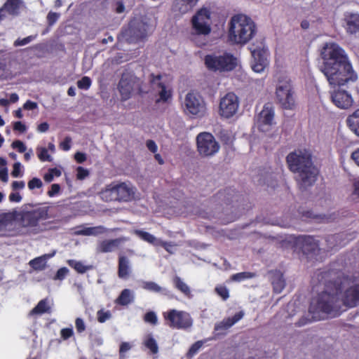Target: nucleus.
I'll use <instances>...</instances> for the list:
<instances>
[{"mask_svg":"<svg viewBox=\"0 0 359 359\" xmlns=\"http://www.w3.org/2000/svg\"><path fill=\"white\" fill-rule=\"evenodd\" d=\"M18 214L19 224L16 222L14 212H5L0 215V235L4 237H17L36 235L51 230L53 217L51 207L39 204L28 203L26 208Z\"/></svg>","mask_w":359,"mask_h":359,"instance_id":"nucleus-1","label":"nucleus"},{"mask_svg":"<svg viewBox=\"0 0 359 359\" xmlns=\"http://www.w3.org/2000/svg\"><path fill=\"white\" fill-rule=\"evenodd\" d=\"M312 152L309 149H297L286 156L288 169L296 174L295 180L301 191H305L314 184L319 171L312 159Z\"/></svg>","mask_w":359,"mask_h":359,"instance_id":"nucleus-2","label":"nucleus"},{"mask_svg":"<svg viewBox=\"0 0 359 359\" xmlns=\"http://www.w3.org/2000/svg\"><path fill=\"white\" fill-rule=\"evenodd\" d=\"M358 79L344 50L338 46V107L347 109L353 104V99L348 92L342 88L350 82Z\"/></svg>","mask_w":359,"mask_h":359,"instance_id":"nucleus-3","label":"nucleus"},{"mask_svg":"<svg viewBox=\"0 0 359 359\" xmlns=\"http://www.w3.org/2000/svg\"><path fill=\"white\" fill-rule=\"evenodd\" d=\"M325 290L313 298L309 311L314 320L324 319L334 311L337 302V280H333L325 283Z\"/></svg>","mask_w":359,"mask_h":359,"instance_id":"nucleus-4","label":"nucleus"},{"mask_svg":"<svg viewBox=\"0 0 359 359\" xmlns=\"http://www.w3.org/2000/svg\"><path fill=\"white\" fill-rule=\"evenodd\" d=\"M257 27L254 21L245 15L238 14L230 20L229 40L234 44L243 45L256 34Z\"/></svg>","mask_w":359,"mask_h":359,"instance_id":"nucleus-5","label":"nucleus"},{"mask_svg":"<svg viewBox=\"0 0 359 359\" xmlns=\"http://www.w3.org/2000/svg\"><path fill=\"white\" fill-rule=\"evenodd\" d=\"M346 307L359 304V273L338 276V299Z\"/></svg>","mask_w":359,"mask_h":359,"instance_id":"nucleus-6","label":"nucleus"},{"mask_svg":"<svg viewBox=\"0 0 359 359\" xmlns=\"http://www.w3.org/2000/svg\"><path fill=\"white\" fill-rule=\"evenodd\" d=\"M320 55L323 60L322 71L329 83L334 88L337 85V44L325 43Z\"/></svg>","mask_w":359,"mask_h":359,"instance_id":"nucleus-7","label":"nucleus"},{"mask_svg":"<svg viewBox=\"0 0 359 359\" xmlns=\"http://www.w3.org/2000/svg\"><path fill=\"white\" fill-rule=\"evenodd\" d=\"M142 83V81L133 71L125 69L121 74L117 87L121 100H129L134 92H137L139 94L144 93Z\"/></svg>","mask_w":359,"mask_h":359,"instance_id":"nucleus-8","label":"nucleus"},{"mask_svg":"<svg viewBox=\"0 0 359 359\" xmlns=\"http://www.w3.org/2000/svg\"><path fill=\"white\" fill-rule=\"evenodd\" d=\"M152 31L151 25L142 20L135 18L122 31V36L129 43H137L146 39Z\"/></svg>","mask_w":359,"mask_h":359,"instance_id":"nucleus-9","label":"nucleus"},{"mask_svg":"<svg viewBox=\"0 0 359 359\" xmlns=\"http://www.w3.org/2000/svg\"><path fill=\"white\" fill-rule=\"evenodd\" d=\"M276 99L281 108L293 110L296 107L295 93L290 79L279 80L276 88Z\"/></svg>","mask_w":359,"mask_h":359,"instance_id":"nucleus-10","label":"nucleus"},{"mask_svg":"<svg viewBox=\"0 0 359 359\" xmlns=\"http://www.w3.org/2000/svg\"><path fill=\"white\" fill-rule=\"evenodd\" d=\"M204 62L206 67L213 72H231L237 65V59L232 54L224 53L222 55L215 54L205 56Z\"/></svg>","mask_w":359,"mask_h":359,"instance_id":"nucleus-11","label":"nucleus"},{"mask_svg":"<svg viewBox=\"0 0 359 359\" xmlns=\"http://www.w3.org/2000/svg\"><path fill=\"white\" fill-rule=\"evenodd\" d=\"M165 325L172 329H187L192 325V320L189 314L175 309H170L163 313Z\"/></svg>","mask_w":359,"mask_h":359,"instance_id":"nucleus-12","label":"nucleus"},{"mask_svg":"<svg viewBox=\"0 0 359 359\" xmlns=\"http://www.w3.org/2000/svg\"><path fill=\"white\" fill-rule=\"evenodd\" d=\"M197 151L203 157L212 156L218 152L219 144L208 132L200 133L196 136Z\"/></svg>","mask_w":359,"mask_h":359,"instance_id":"nucleus-13","label":"nucleus"},{"mask_svg":"<svg viewBox=\"0 0 359 359\" xmlns=\"http://www.w3.org/2000/svg\"><path fill=\"white\" fill-rule=\"evenodd\" d=\"M193 34L208 35L211 32L210 12L206 8L199 9L191 18Z\"/></svg>","mask_w":359,"mask_h":359,"instance_id":"nucleus-14","label":"nucleus"},{"mask_svg":"<svg viewBox=\"0 0 359 359\" xmlns=\"http://www.w3.org/2000/svg\"><path fill=\"white\" fill-rule=\"evenodd\" d=\"M185 113L194 117H203L206 114V104L203 98L195 93H189L184 100Z\"/></svg>","mask_w":359,"mask_h":359,"instance_id":"nucleus-15","label":"nucleus"},{"mask_svg":"<svg viewBox=\"0 0 359 359\" xmlns=\"http://www.w3.org/2000/svg\"><path fill=\"white\" fill-rule=\"evenodd\" d=\"M239 107L238 96L233 93H228L222 97L219 102V115L229 118L234 116Z\"/></svg>","mask_w":359,"mask_h":359,"instance_id":"nucleus-16","label":"nucleus"},{"mask_svg":"<svg viewBox=\"0 0 359 359\" xmlns=\"http://www.w3.org/2000/svg\"><path fill=\"white\" fill-rule=\"evenodd\" d=\"M295 248L302 250L303 254L309 255L315 253L319 249V243L312 236L301 235L293 238Z\"/></svg>","mask_w":359,"mask_h":359,"instance_id":"nucleus-17","label":"nucleus"},{"mask_svg":"<svg viewBox=\"0 0 359 359\" xmlns=\"http://www.w3.org/2000/svg\"><path fill=\"white\" fill-rule=\"evenodd\" d=\"M250 49L252 56V70L257 73L262 72L269 65L267 49L264 47H251Z\"/></svg>","mask_w":359,"mask_h":359,"instance_id":"nucleus-18","label":"nucleus"},{"mask_svg":"<svg viewBox=\"0 0 359 359\" xmlns=\"http://www.w3.org/2000/svg\"><path fill=\"white\" fill-rule=\"evenodd\" d=\"M162 75H155L154 73L150 74L149 76V82L153 90L161 89L158 93L159 98L156 100V102H167L171 99L172 92L171 89H168L165 84L161 81Z\"/></svg>","mask_w":359,"mask_h":359,"instance_id":"nucleus-19","label":"nucleus"},{"mask_svg":"<svg viewBox=\"0 0 359 359\" xmlns=\"http://www.w3.org/2000/svg\"><path fill=\"white\" fill-rule=\"evenodd\" d=\"M275 109L273 104L271 102L266 103L257 116L259 127L272 126L273 123Z\"/></svg>","mask_w":359,"mask_h":359,"instance_id":"nucleus-20","label":"nucleus"},{"mask_svg":"<svg viewBox=\"0 0 359 359\" xmlns=\"http://www.w3.org/2000/svg\"><path fill=\"white\" fill-rule=\"evenodd\" d=\"M342 21V25L348 34H359V14L346 13Z\"/></svg>","mask_w":359,"mask_h":359,"instance_id":"nucleus-21","label":"nucleus"},{"mask_svg":"<svg viewBox=\"0 0 359 359\" xmlns=\"http://www.w3.org/2000/svg\"><path fill=\"white\" fill-rule=\"evenodd\" d=\"M244 315V312L243 311H240L233 316L223 319L221 322L215 324L214 328L215 331L217 332V334H225V332L241 320Z\"/></svg>","mask_w":359,"mask_h":359,"instance_id":"nucleus-22","label":"nucleus"},{"mask_svg":"<svg viewBox=\"0 0 359 359\" xmlns=\"http://www.w3.org/2000/svg\"><path fill=\"white\" fill-rule=\"evenodd\" d=\"M118 276L121 279H128L132 273V264L130 259L122 254L118 255Z\"/></svg>","mask_w":359,"mask_h":359,"instance_id":"nucleus-23","label":"nucleus"},{"mask_svg":"<svg viewBox=\"0 0 359 359\" xmlns=\"http://www.w3.org/2000/svg\"><path fill=\"white\" fill-rule=\"evenodd\" d=\"M24 7L22 0H6L2 6L5 13L12 17L18 16Z\"/></svg>","mask_w":359,"mask_h":359,"instance_id":"nucleus-24","label":"nucleus"},{"mask_svg":"<svg viewBox=\"0 0 359 359\" xmlns=\"http://www.w3.org/2000/svg\"><path fill=\"white\" fill-rule=\"evenodd\" d=\"M238 195L235 189L231 188H226L222 191H219L217 194L214 196L215 201H221L224 203L225 204H229L231 202L233 201V198H237Z\"/></svg>","mask_w":359,"mask_h":359,"instance_id":"nucleus-25","label":"nucleus"},{"mask_svg":"<svg viewBox=\"0 0 359 359\" xmlns=\"http://www.w3.org/2000/svg\"><path fill=\"white\" fill-rule=\"evenodd\" d=\"M115 187L118 201H128L131 200L133 191L126 183L123 182L115 184Z\"/></svg>","mask_w":359,"mask_h":359,"instance_id":"nucleus-26","label":"nucleus"},{"mask_svg":"<svg viewBox=\"0 0 359 359\" xmlns=\"http://www.w3.org/2000/svg\"><path fill=\"white\" fill-rule=\"evenodd\" d=\"M122 241L121 238L104 240L99 244L97 250L102 253L112 252L119 246Z\"/></svg>","mask_w":359,"mask_h":359,"instance_id":"nucleus-27","label":"nucleus"},{"mask_svg":"<svg viewBox=\"0 0 359 359\" xmlns=\"http://www.w3.org/2000/svg\"><path fill=\"white\" fill-rule=\"evenodd\" d=\"M51 312V308L49 305L48 298L40 300L34 308H33L29 313V316H34L36 315H42L45 313H50Z\"/></svg>","mask_w":359,"mask_h":359,"instance_id":"nucleus-28","label":"nucleus"},{"mask_svg":"<svg viewBox=\"0 0 359 359\" xmlns=\"http://www.w3.org/2000/svg\"><path fill=\"white\" fill-rule=\"evenodd\" d=\"M100 196L105 202L118 201L115 184H110L100 192Z\"/></svg>","mask_w":359,"mask_h":359,"instance_id":"nucleus-29","label":"nucleus"},{"mask_svg":"<svg viewBox=\"0 0 359 359\" xmlns=\"http://www.w3.org/2000/svg\"><path fill=\"white\" fill-rule=\"evenodd\" d=\"M134 300L132 291L129 289H123L119 296L116 299L115 304L120 306H128Z\"/></svg>","mask_w":359,"mask_h":359,"instance_id":"nucleus-30","label":"nucleus"},{"mask_svg":"<svg viewBox=\"0 0 359 359\" xmlns=\"http://www.w3.org/2000/svg\"><path fill=\"white\" fill-rule=\"evenodd\" d=\"M346 121L350 130L359 137V109L350 115Z\"/></svg>","mask_w":359,"mask_h":359,"instance_id":"nucleus-31","label":"nucleus"},{"mask_svg":"<svg viewBox=\"0 0 359 359\" xmlns=\"http://www.w3.org/2000/svg\"><path fill=\"white\" fill-rule=\"evenodd\" d=\"M172 283L175 287L183 293L185 296L190 297L191 296L189 287L178 276H174Z\"/></svg>","mask_w":359,"mask_h":359,"instance_id":"nucleus-32","label":"nucleus"},{"mask_svg":"<svg viewBox=\"0 0 359 359\" xmlns=\"http://www.w3.org/2000/svg\"><path fill=\"white\" fill-rule=\"evenodd\" d=\"M142 287L144 290L156 292V293H163L165 294H168L169 291L163 287L159 286L157 283L152 281H146L143 283Z\"/></svg>","mask_w":359,"mask_h":359,"instance_id":"nucleus-33","label":"nucleus"},{"mask_svg":"<svg viewBox=\"0 0 359 359\" xmlns=\"http://www.w3.org/2000/svg\"><path fill=\"white\" fill-rule=\"evenodd\" d=\"M135 234L142 240L156 246L158 241L154 235L142 230H136Z\"/></svg>","mask_w":359,"mask_h":359,"instance_id":"nucleus-34","label":"nucleus"},{"mask_svg":"<svg viewBox=\"0 0 359 359\" xmlns=\"http://www.w3.org/2000/svg\"><path fill=\"white\" fill-rule=\"evenodd\" d=\"M46 257L43 255L41 257H36L29 262L30 266L36 271H41L46 267Z\"/></svg>","mask_w":359,"mask_h":359,"instance_id":"nucleus-35","label":"nucleus"},{"mask_svg":"<svg viewBox=\"0 0 359 359\" xmlns=\"http://www.w3.org/2000/svg\"><path fill=\"white\" fill-rule=\"evenodd\" d=\"M271 284L273 285V292L278 294L280 293L285 286V282L282 276L274 278Z\"/></svg>","mask_w":359,"mask_h":359,"instance_id":"nucleus-36","label":"nucleus"},{"mask_svg":"<svg viewBox=\"0 0 359 359\" xmlns=\"http://www.w3.org/2000/svg\"><path fill=\"white\" fill-rule=\"evenodd\" d=\"M69 266L75 269L79 273H84L88 270V266H85L82 262L74 259L68 260Z\"/></svg>","mask_w":359,"mask_h":359,"instance_id":"nucleus-37","label":"nucleus"},{"mask_svg":"<svg viewBox=\"0 0 359 359\" xmlns=\"http://www.w3.org/2000/svg\"><path fill=\"white\" fill-rule=\"evenodd\" d=\"M144 344L148 349L150 350L151 353L156 354L158 352V344L152 337L147 338L144 341Z\"/></svg>","mask_w":359,"mask_h":359,"instance_id":"nucleus-38","label":"nucleus"},{"mask_svg":"<svg viewBox=\"0 0 359 359\" xmlns=\"http://www.w3.org/2000/svg\"><path fill=\"white\" fill-rule=\"evenodd\" d=\"M61 175V171L57 168H50L44 176L43 179L46 182H50L53 181L55 177H60Z\"/></svg>","mask_w":359,"mask_h":359,"instance_id":"nucleus-39","label":"nucleus"},{"mask_svg":"<svg viewBox=\"0 0 359 359\" xmlns=\"http://www.w3.org/2000/svg\"><path fill=\"white\" fill-rule=\"evenodd\" d=\"M111 318V313L110 311H104V309H100L97 312V321L100 323H104L107 320H109Z\"/></svg>","mask_w":359,"mask_h":359,"instance_id":"nucleus-40","label":"nucleus"},{"mask_svg":"<svg viewBox=\"0 0 359 359\" xmlns=\"http://www.w3.org/2000/svg\"><path fill=\"white\" fill-rule=\"evenodd\" d=\"M92 84V81L88 76H83L77 81V86L79 89L88 90Z\"/></svg>","mask_w":359,"mask_h":359,"instance_id":"nucleus-41","label":"nucleus"},{"mask_svg":"<svg viewBox=\"0 0 359 359\" xmlns=\"http://www.w3.org/2000/svg\"><path fill=\"white\" fill-rule=\"evenodd\" d=\"M254 276V274L250 272H241L237 273L231 276V280L233 281L240 282L245 279L251 278Z\"/></svg>","mask_w":359,"mask_h":359,"instance_id":"nucleus-42","label":"nucleus"},{"mask_svg":"<svg viewBox=\"0 0 359 359\" xmlns=\"http://www.w3.org/2000/svg\"><path fill=\"white\" fill-rule=\"evenodd\" d=\"M215 292L220 296L223 300H226L229 297V292L224 285H218L215 289Z\"/></svg>","mask_w":359,"mask_h":359,"instance_id":"nucleus-43","label":"nucleus"},{"mask_svg":"<svg viewBox=\"0 0 359 359\" xmlns=\"http://www.w3.org/2000/svg\"><path fill=\"white\" fill-rule=\"evenodd\" d=\"M36 38V35H30V36H28L23 39L18 38L17 40H15L14 41L13 45L15 47L25 46V45L30 43L33 40H34Z\"/></svg>","mask_w":359,"mask_h":359,"instance_id":"nucleus-44","label":"nucleus"},{"mask_svg":"<svg viewBox=\"0 0 359 359\" xmlns=\"http://www.w3.org/2000/svg\"><path fill=\"white\" fill-rule=\"evenodd\" d=\"M219 139L224 144H229L232 142L231 134L226 130H222L219 132Z\"/></svg>","mask_w":359,"mask_h":359,"instance_id":"nucleus-45","label":"nucleus"},{"mask_svg":"<svg viewBox=\"0 0 359 359\" xmlns=\"http://www.w3.org/2000/svg\"><path fill=\"white\" fill-rule=\"evenodd\" d=\"M38 157L41 161H50L51 157L45 147L38 149Z\"/></svg>","mask_w":359,"mask_h":359,"instance_id":"nucleus-46","label":"nucleus"},{"mask_svg":"<svg viewBox=\"0 0 359 359\" xmlns=\"http://www.w3.org/2000/svg\"><path fill=\"white\" fill-rule=\"evenodd\" d=\"M202 346H203V342L201 341H196L194 344H193L191 345V346L189 349V351L187 353V356L188 357L194 356L195 354H196L198 353V351H199V349L201 348Z\"/></svg>","mask_w":359,"mask_h":359,"instance_id":"nucleus-47","label":"nucleus"},{"mask_svg":"<svg viewBox=\"0 0 359 359\" xmlns=\"http://www.w3.org/2000/svg\"><path fill=\"white\" fill-rule=\"evenodd\" d=\"M144 320L152 325H156L158 322L156 314L154 311H149L145 313Z\"/></svg>","mask_w":359,"mask_h":359,"instance_id":"nucleus-48","label":"nucleus"},{"mask_svg":"<svg viewBox=\"0 0 359 359\" xmlns=\"http://www.w3.org/2000/svg\"><path fill=\"white\" fill-rule=\"evenodd\" d=\"M74 336V330L72 327L62 328L60 330V337L62 340H67Z\"/></svg>","mask_w":359,"mask_h":359,"instance_id":"nucleus-49","label":"nucleus"},{"mask_svg":"<svg viewBox=\"0 0 359 359\" xmlns=\"http://www.w3.org/2000/svg\"><path fill=\"white\" fill-rule=\"evenodd\" d=\"M75 327L79 334L83 332L86 329V323L81 318L75 319Z\"/></svg>","mask_w":359,"mask_h":359,"instance_id":"nucleus-50","label":"nucleus"},{"mask_svg":"<svg viewBox=\"0 0 359 359\" xmlns=\"http://www.w3.org/2000/svg\"><path fill=\"white\" fill-rule=\"evenodd\" d=\"M28 188L32 190L35 188L39 189L43 186V183L39 178L34 177L28 182Z\"/></svg>","mask_w":359,"mask_h":359,"instance_id":"nucleus-51","label":"nucleus"},{"mask_svg":"<svg viewBox=\"0 0 359 359\" xmlns=\"http://www.w3.org/2000/svg\"><path fill=\"white\" fill-rule=\"evenodd\" d=\"M69 270L67 268L62 267L57 271L53 279L62 280L67 276Z\"/></svg>","mask_w":359,"mask_h":359,"instance_id":"nucleus-52","label":"nucleus"},{"mask_svg":"<svg viewBox=\"0 0 359 359\" xmlns=\"http://www.w3.org/2000/svg\"><path fill=\"white\" fill-rule=\"evenodd\" d=\"M60 15L58 13H55L52 11L49 12L47 15V22L48 25H53L59 19Z\"/></svg>","mask_w":359,"mask_h":359,"instance_id":"nucleus-53","label":"nucleus"},{"mask_svg":"<svg viewBox=\"0 0 359 359\" xmlns=\"http://www.w3.org/2000/svg\"><path fill=\"white\" fill-rule=\"evenodd\" d=\"M131 348V345L128 342H122L119 347L120 358H125V353Z\"/></svg>","mask_w":359,"mask_h":359,"instance_id":"nucleus-54","label":"nucleus"},{"mask_svg":"<svg viewBox=\"0 0 359 359\" xmlns=\"http://www.w3.org/2000/svg\"><path fill=\"white\" fill-rule=\"evenodd\" d=\"M11 147L17 149L19 153H24L26 151L25 144L20 140H15L13 142Z\"/></svg>","mask_w":359,"mask_h":359,"instance_id":"nucleus-55","label":"nucleus"},{"mask_svg":"<svg viewBox=\"0 0 359 359\" xmlns=\"http://www.w3.org/2000/svg\"><path fill=\"white\" fill-rule=\"evenodd\" d=\"M60 186L59 184H53L50 189L48 191L47 194L49 197H54L60 191Z\"/></svg>","mask_w":359,"mask_h":359,"instance_id":"nucleus-56","label":"nucleus"},{"mask_svg":"<svg viewBox=\"0 0 359 359\" xmlns=\"http://www.w3.org/2000/svg\"><path fill=\"white\" fill-rule=\"evenodd\" d=\"M76 172V177L78 180H83L89 175L88 170L81 166L77 168Z\"/></svg>","mask_w":359,"mask_h":359,"instance_id":"nucleus-57","label":"nucleus"},{"mask_svg":"<svg viewBox=\"0 0 359 359\" xmlns=\"http://www.w3.org/2000/svg\"><path fill=\"white\" fill-rule=\"evenodd\" d=\"M72 138L66 137L62 142L60 143V148L63 151H67L71 148Z\"/></svg>","mask_w":359,"mask_h":359,"instance_id":"nucleus-58","label":"nucleus"},{"mask_svg":"<svg viewBox=\"0 0 359 359\" xmlns=\"http://www.w3.org/2000/svg\"><path fill=\"white\" fill-rule=\"evenodd\" d=\"M21 172V164L19 162H16L13 164V170L11 175L13 177H18L20 176Z\"/></svg>","mask_w":359,"mask_h":359,"instance_id":"nucleus-59","label":"nucleus"},{"mask_svg":"<svg viewBox=\"0 0 359 359\" xmlns=\"http://www.w3.org/2000/svg\"><path fill=\"white\" fill-rule=\"evenodd\" d=\"M26 126L21 121H16L13 123V130L20 133H25L26 131Z\"/></svg>","mask_w":359,"mask_h":359,"instance_id":"nucleus-60","label":"nucleus"},{"mask_svg":"<svg viewBox=\"0 0 359 359\" xmlns=\"http://www.w3.org/2000/svg\"><path fill=\"white\" fill-rule=\"evenodd\" d=\"M91 231H92V235L97 236L98 234H102V233L107 232V230L103 226H97L91 227Z\"/></svg>","mask_w":359,"mask_h":359,"instance_id":"nucleus-61","label":"nucleus"},{"mask_svg":"<svg viewBox=\"0 0 359 359\" xmlns=\"http://www.w3.org/2000/svg\"><path fill=\"white\" fill-rule=\"evenodd\" d=\"M146 145L148 149L152 153H156L158 150V147L156 142L152 140H147L146 142Z\"/></svg>","mask_w":359,"mask_h":359,"instance_id":"nucleus-62","label":"nucleus"},{"mask_svg":"<svg viewBox=\"0 0 359 359\" xmlns=\"http://www.w3.org/2000/svg\"><path fill=\"white\" fill-rule=\"evenodd\" d=\"M38 107V104L36 102L27 100L24 104H23V109L25 110H33L36 109Z\"/></svg>","mask_w":359,"mask_h":359,"instance_id":"nucleus-63","label":"nucleus"},{"mask_svg":"<svg viewBox=\"0 0 359 359\" xmlns=\"http://www.w3.org/2000/svg\"><path fill=\"white\" fill-rule=\"evenodd\" d=\"M74 159L77 163H82L86 160V155L83 152L77 151L74 154Z\"/></svg>","mask_w":359,"mask_h":359,"instance_id":"nucleus-64","label":"nucleus"}]
</instances>
